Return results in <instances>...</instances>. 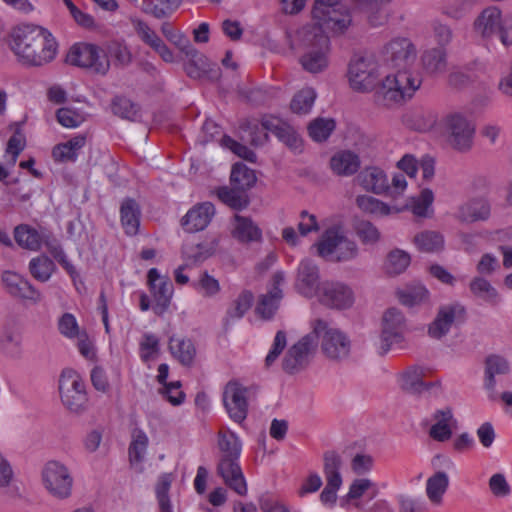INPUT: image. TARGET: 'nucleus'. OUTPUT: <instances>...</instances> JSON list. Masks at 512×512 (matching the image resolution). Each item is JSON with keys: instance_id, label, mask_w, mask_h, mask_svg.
I'll list each match as a JSON object with an SVG mask.
<instances>
[{"instance_id": "nucleus-1", "label": "nucleus", "mask_w": 512, "mask_h": 512, "mask_svg": "<svg viewBox=\"0 0 512 512\" xmlns=\"http://www.w3.org/2000/svg\"><path fill=\"white\" fill-rule=\"evenodd\" d=\"M416 56V47L407 37H395L383 47L382 61L385 65L397 69L395 74L385 77L377 91L378 101L383 105L402 103L410 99L420 88V74L410 70Z\"/></svg>"}, {"instance_id": "nucleus-2", "label": "nucleus", "mask_w": 512, "mask_h": 512, "mask_svg": "<svg viewBox=\"0 0 512 512\" xmlns=\"http://www.w3.org/2000/svg\"><path fill=\"white\" fill-rule=\"evenodd\" d=\"M315 246L318 255L328 261L346 262L358 255L357 244L345 235L340 226L327 229Z\"/></svg>"}, {"instance_id": "nucleus-3", "label": "nucleus", "mask_w": 512, "mask_h": 512, "mask_svg": "<svg viewBox=\"0 0 512 512\" xmlns=\"http://www.w3.org/2000/svg\"><path fill=\"white\" fill-rule=\"evenodd\" d=\"M42 33H44L43 27L32 24H22L13 28L10 34V48L21 63H39L41 60L46 59V54L50 56V49L48 47H44L42 58L39 55L36 56L34 51L31 50L32 46H40L42 44Z\"/></svg>"}, {"instance_id": "nucleus-4", "label": "nucleus", "mask_w": 512, "mask_h": 512, "mask_svg": "<svg viewBox=\"0 0 512 512\" xmlns=\"http://www.w3.org/2000/svg\"><path fill=\"white\" fill-rule=\"evenodd\" d=\"M474 29L483 38L498 34L504 46L512 45V15L503 18L502 11L496 6L481 11L474 21Z\"/></svg>"}, {"instance_id": "nucleus-5", "label": "nucleus", "mask_w": 512, "mask_h": 512, "mask_svg": "<svg viewBox=\"0 0 512 512\" xmlns=\"http://www.w3.org/2000/svg\"><path fill=\"white\" fill-rule=\"evenodd\" d=\"M307 49L300 57V64L309 73L317 74L329 66L331 52L330 38L324 33H312L306 30Z\"/></svg>"}, {"instance_id": "nucleus-6", "label": "nucleus", "mask_w": 512, "mask_h": 512, "mask_svg": "<svg viewBox=\"0 0 512 512\" xmlns=\"http://www.w3.org/2000/svg\"><path fill=\"white\" fill-rule=\"evenodd\" d=\"M380 65L371 55H355L348 65L350 87L356 92H370L378 82Z\"/></svg>"}, {"instance_id": "nucleus-7", "label": "nucleus", "mask_w": 512, "mask_h": 512, "mask_svg": "<svg viewBox=\"0 0 512 512\" xmlns=\"http://www.w3.org/2000/svg\"><path fill=\"white\" fill-rule=\"evenodd\" d=\"M66 62L70 65L88 69L99 75H106L110 69V61L104 51L91 43H75L69 49Z\"/></svg>"}, {"instance_id": "nucleus-8", "label": "nucleus", "mask_w": 512, "mask_h": 512, "mask_svg": "<svg viewBox=\"0 0 512 512\" xmlns=\"http://www.w3.org/2000/svg\"><path fill=\"white\" fill-rule=\"evenodd\" d=\"M312 327V333L316 335V346L321 338L322 351L329 359L342 360L349 356L351 341L345 333L329 327L327 322L320 319L316 320Z\"/></svg>"}, {"instance_id": "nucleus-9", "label": "nucleus", "mask_w": 512, "mask_h": 512, "mask_svg": "<svg viewBox=\"0 0 512 512\" xmlns=\"http://www.w3.org/2000/svg\"><path fill=\"white\" fill-rule=\"evenodd\" d=\"M406 320L403 313L396 309H388L382 317L381 333L374 345L380 355L387 354L395 346L404 342Z\"/></svg>"}, {"instance_id": "nucleus-10", "label": "nucleus", "mask_w": 512, "mask_h": 512, "mask_svg": "<svg viewBox=\"0 0 512 512\" xmlns=\"http://www.w3.org/2000/svg\"><path fill=\"white\" fill-rule=\"evenodd\" d=\"M314 27L307 29L312 33L329 32L332 35L344 34L352 25V14L348 6L312 11Z\"/></svg>"}, {"instance_id": "nucleus-11", "label": "nucleus", "mask_w": 512, "mask_h": 512, "mask_svg": "<svg viewBox=\"0 0 512 512\" xmlns=\"http://www.w3.org/2000/svg\"><path fill=\"white\" fill-rule=\"evenodd\" d=\"M59 391L63 405L71 412L85 410L88 397L81 376L72 369H65L59 379Z\"/></svg>"}, {"instance_id": "nucleus-12", "label": "nucleus", "mask_w": 512, "mask_h": 512, "mask_svg": "<svg viewBox=\"0 0 512 512\" xmlns=\"http://www.w3.org/2000/svg\"><path fill=\"white\" fill-rule=\"evenodd\" d=\"M42 482L48 493L58 500H66L72 495L74 479L69 469L58 461L45 464Z\"/></svg>"}, {"instance_id": "nucleus-13", "label": "nucleus", "mask_w": 512, "mask_h": 512, "mask_svg": "<svg viewBox=\"0 0 512 512\" xmlns=\"http://www.w3.org/2000/svg\"><path fill=\"white\" fill-rule=\"evenodd\" d=\"M342 458L336 451H326L323 455V473L326 485L320 493L321 503L334 508L337 503V493L343 485L341 475Z\"/></svg>"}, {"instance_id": "nucleus-14", "label": "nucleus", "mask_w": 512, "mask_h": 512, "mask_svg": "<svg viewBox=\"0 0 512 512\" xmlns=\"http://www.w3.org/2000/svg\"><path fill=\"white\" fill-rule=\"evenodd\" d=\"M448 142L458 151H467L473 144L475 125L464 114L452 112L443 119Z\"/></svg>"}, {"instance_id": "nucleus-15", "label": "nucleus", "mask_w": 512, "mask_h": 512, "mask_svg": "<svg viewBox=\"0 0 512 512\" xmlns=\"http://www.w3.org/2000/svg\"><path fill=\"white\" fill-rule=\"evenodd\" d=\"M147 284L155 302L153 310L155 314L161 316L167 312L171 304L174 294L173 284L169 277L161 275L157 268L148 270Z\"/></svg>"}, {"instance_id": "nucleus-16", "label": "nucleus", "mask_w": 512, "mask_h": 512, "mask_svg": "<svg viewBox=\"0 0 512 512\" xmlns=\"http://www.w3.org/2000/svg\"><path fill=\"white\" fill-rule=\"evenodd\" d=\"M316 348L315 333H308L293 344L283 359V370L294 374L302 370L308 363L310 356Z\"/></svg>"}, {"instance_id": "nucleus-17", "label": "nucleus", "mask_w": 512, "mask_h": 512, "mask_svg": "<svg viewBox=\"0 0 512 512\" xmlns=\"http://www.w3.org/2000/svg\"><path fill=\"white\" fill-rule=\"evenodd\" d=\"M222 399L229 417L236 423H242L248 414L247 388L238 381H229Z\"/></svg>"}, {"instance_id": "nucleus-18", "label": "nucleus", "mask_w": 512, "mask_h": 512, "mask_svg": "<svg viewBox=\"0 0 512 512\" xmlns=\"http://www.w3.org/2000/svg\"><path fill=\"white\" fill-rule=\"evenodd\" d=\"M14 238L19 246L31 251H39L42 247L50 250V243L57 238L45 228L36 229L26 224L17 226L14 230Z\"/></svg>"}, {"instance_id": "nucleus-19", "label": "nucleus", "mask_w": 512, "mask_h": 512, "mask_svg": "<svg viewBox=\"0 0 512 512\" xmlns=\"http://www.w3.org/2000/svg\"><path fill=\"white\" fill-rule=\"evenodd\" d=\"M217 473L224 483L238 495L245 496L247 494L248 488L240 466V456L220 457Z\"/></svg>"}, {"instance_id": "nucleus-20", "label": "nucleus", "mask_w": 512, "mask_h": 512, "mask_svg": "<svg viewBox=\"0 0 512 512\" xmlns=\"http://www.w3.org/2000/svg\"><path fill=\"white\" fill-rule=\"evenodd\" d=\"M320 273L318 266L311 259H303L297 270L296 290L307 298L318 296L321 292Z\"/></svg>"}, {"instance_id": "nucleus-21", "label": "nucleus", "mask_w": 512, "mask_h": 512, "mask_svg": "<svg viewBox=\"0 0 512 512\" xmlns=\"http://www.w3.org/2000/svg\"><path fill=\"white\" fill-rule=\"evenodd\" d=\"M283 122L274 115H264L260 120L256 118L244 120L240 128L249 133L253 145H260L268 140V133L275 135Z\"/></svg>"}, {"instance_id": "nucleus-22", "label": "nucleus", "mask_w": 512, "mask_h": 512, "mask_svg": "<svg viewBox=\"0 0 512 512\" xmlns=\"http://www.w3.org/2000/svg\"><path fill=\"white\" fill-rule=\"evenodd\" d=\"M317 297L324 305L336 309L349 308L354 302L351 288L340 282L322 283L321 292Z\"/></svg>"}, {"instance_id": "nucleus-23", "label": "nucleus", "mask_w": 512, "mask_h": 512, "mask_svg": "<svg viewBox=\"0 0 512 512\" xmlns=\"http://www.w3.org/2000/svg\"><path fill=\"white\" fill-rule=\"evenodd\" d=\"M465 308L459 303L441 306L434 321L428 327V335L434 339H441L451 329L457 318L464 315Z\"/></svg>"}, {"instance_id": "nucleus-24", "label": "nucleus", "mask_w": 512, "mask_h": 512, "mask_svg": "<svg viewBox=\"0 0 512 512\" xmlns=\"http://www.w3.org/2000/svg\"><path fill=\"white\" fill-rule=\"evenodd\" d=\"M215 215V207L211 202L194 205L181 219L182 228L188 233L204 230Z\"/></svg>"}, {"instance_id": "nucleus-25", "label": "nucleus", "mask_w": 512, "mask_h": 512, "mask_svg": "<svg viewBox=\"0 0 512 512\" xmlns=\"http://www.w3.org/2000/svg\"><path fill=\"white\" fill-rule=\"evenodd\" d=\"M2 282L8 293L14 297L33 303L41 300V293L28 280L15 272L5 271L2 274Z\"/></svg>"}, {"instance_id": "nucleus-26", "label": "nucleus", "mask_w": 512, "mask_h": 512, "mask_svg": "<svg viewBox=\"0 0 512 512\" xmlns=\"http://www.w3.org/2000/svg\"><path fill=\"white\" fill-rule=\"evenodd\" d=\"M285 281V273L278 271L273 276V287L271 290L262 295L257 307L256 312L264 319H271L279 307L280 300L283 297L281 285Z\"/></svg>"}, {"instance_id": "nucleus-27", "label": "nucleus", "mask_w": 512, "mask_h": 512, "mask_svg": "<svg viewBox=\"0 0 512 512\" xmlns=\"http://www.w3.org/2000/svg\"><path fill=\"white\" fill-rule=\"evenodd\" d=\"M491 213L490 204L483 197L472 198L461 204L458 208L456 217L461 222L473 223L485 221Z\"/></svg>"}, {"instance_id": "nucleus-28", "label": "nucleus", "mask_w": 512, "mask_h": 512, "mask_svg": "<svg viewBox=\"0 0 512 512\" xmlns=\"http://www.w3.org/2000/svg\"><path fill=\"white\" fill-rule=\"evenodd\" d=\"M435 423L430 427L429 435L438 442H445L452 436V423L456 420L450 408L436 410L433 413Z\"/></svg>"}, {"instance_id": "nucleus-29", "label": "nucleus", "mask_w": 512, "mask_h": 512, "mask_svg": "<svg viewBox=\"0 0 512 512\" xmlns=\"http://www.w3.org/2000/svg\"><path fill=\"white\" fill-rule=\"evenodd\" d=\"M85 145L86 136L76 135L66 142L55 145L52 149V157L56 162H75Z\"/></svg>"}, {"instance_id": "nucleus-30", "label": "nucleus", "mask_w": 512, "mask_h": 512, "mask_svg": "<svg viewBox=\"0 0 512 512\" xmlns=\"http://www.w3.org/2000/svg\"><path fill=\"white\" fill-rule=\"evenodd\" d=\"M361 186L375 194L385 193L389 189V180L386 173L378 167H368L359 175Z\"/></svg>"}, {"instance_id": "nucleus-31", "label": "nucleus", "mask_w": 512, "mask_h": 512, "mask_svg": "<svg viewBox=\"0 0 512 512\" xmlns=\"http://www.w3.org/2000/svg\"><path fill=\"white\" fill-rule=\"evenodd\" d=\"M140 216V207L134 199L127 198L123 200L120 207V218L124 231L128 236H134L138 233Z\"/></svg>"}, {"instance_id": "nucleus-32", "label": "nucleus", "mask_w": 512, "mask_h": 512, "mask_svg": "<svg viewBox=\"0 0 512 512\" xmlns=\"http://www.w3.org/2000/svg\"><path fill=\"white\" fill-rule=\"evenodd\" d=\"M423 69L430 75L444 73L447 68L446 48L434 47L426 49L421 55Z\"/></svg>"}, {"instance_id": "nucleus-33", "label": "nucleus", "mask_w": 512, "mask_h": 512, "mask_svg": "<svg viewBox=\"0 0 512 512\" xmlns=\"http://www.w3.org/2000/svg\"><path fill=\"white\" fill-rule=\"evenodd\" d=\"M169 351L182 365L190 366L196 356V348L191 339L172 336L169 339Z\"/></svg>"}, {"instance_id": "nucleus-34", "label": "nucleus", "mask_w": 512, "mask_h": 512, "mask_svg": "<svg viewBox=\"0 0 512 512\" xmlns=\"http://www.w3.org/2000/svg\"><path fill=\"white\" fill-rule=\"evenodd\" d=\"M330 166L337 175L349 176L358 171L360 159L354 152L340 151L332 156Z\"/></svg>"}, {"instance_id": "nucleus-35", "label": "nucleus", "mask_w": 512, "mask_h": 512, "mask_svg": "<svg viewBox=\"0 0 512 512\" xmlns=\"http://www.w3.org/2000/svg\"><path fill=\"white\" fill-rule=\"evenodd\" d=\"M233 236L242 243L259 241L262 237L261 229L248 217L235 215Z\"/></svg>"}, {"instance_id": "nucleus-36", "label": "nucleus", "mask_w": 512, "mask_h": 512, "mask_svg": "<svg viewBox=\"0 0 512 512\" xmlns=\"http://www.w3.org/2000/svg\"><path fill=\"white\" fill-rule=\"evenodd\" d=\"M509 372L508 361L500 355L492 354L485 360V388L493 391L496 386L497 375H504Z\"/></svg>"}, {"instance_id": "nucleus-37", "label": "nucleus", "mask_w": 512, "mask_h": 512, "mask_svg": "<svg viewBox=\"0 0 512 512\" xmlns=\"http://www.w3.org/2000/svg\"><path fill=\"white\" fill-rule=\"evenodd\" d=\"M357 206L365 213L371 214L375 217H385L391 214L401 212V209L390 206L385 202L370 196L360 195L356 199Z\"/></svg>"}, {"instance_id": "nucleus-38", "label": "nucleus", "mask_w": 512, "mask_h": 512, "mask_svg": "<svg viewBox=\"0 0 512 512\" xmlns=\"http://www.w3.org/2000/svg\"><path fill=\"white\" fill-rule=\"evenodd\" d=\"M449 486V477L447 473L438 471L430 476L426 481V494L433 504H441L443 496Z\"/></svg>"}, {"instance_id": "nucleus-39", "label": "nucleus", "mask_w": 512, "mask_h": 512, "mask_svg": "<svg viewBox=\"0 0 512 512\" xmlns=\"http://www.w3.org/2000/svg\"><path fill=\"white\" fill-rule=\"evenodd\" d=\"M371 489H373V494L371 496V498H373L377 494L376 483L366 477H359L354 479L349 486L347 494L340 499V506L342 508H346L349 501L360 499L366 492Z\"/></svg>"}, {"instance_id": "nucleus-40", "label": "nucleus", "mask_w": 512, "mask_h": 512, "mask_svg": "<svg viewBox=\"0 0 512 512\" xmlns=\"http://www.w3.org/2000/svg\"><path fill=\"white\" fill-rule=\"evenodd\" d=\"M149 438L142 429H135L132 433V441L129 445V461L132 466L141 464L146 456Z\"/></svg>"}, {"instance_id": "nucleus-41", "label": "nucleus", "mask_w": 512, "mask_h": 512, "mask_svg": "<svg viewBox=\"0 0 512 512\" xmlns=\"http://www.w3.org/2000/svg\"><path fill=\"white\" fill-rule=\"evenodd\" d=\"M216 194L221 202L236 210L244 209L249 203L245 191L235 186L233 188L228 186L219 187Z\"/></svg>"}, {"instance_id": "nucleus-42", "label": "nucleus", "mask_w": 512, "mask_h": 512, "mask_svg": "<svg viewBox=\"0 0 512 512\" xmlns=\"http://www.w3.org/2000/svg\"><path fill=\"white\" fill-rule=\"evenodd\" d=\"M256 180L254 170L250 169L245 164L235 163L232 166L230 181L236 188L246 191L256 183Z\"/></svg>"}, {"instance_id": "nucleus-43", "label": "nucleus", "mask_w": 512, "mask_h": 512, "mask_svg": "<svg viewBox=\"0 0 512 512\" xmlns=\"http://www.w3.org/2000/svg\"><path fill=\"white\" fill-rule=\"evenodd\" d=\"M160 354V339L153 333H144L139 342V356L143 363H150Z\"/></svg>"}, {"instance_id": "nucleus-44", "label": "nucleus", "mask_w": 512, "mask_h": 512, "mask_svg": "<svg viewBox=\"0 0 512 512\" xmlns=\"http://www.w3.org/2000/svg\"><path fill=\"white\" fill-rule=\"evenodd\" d=\"M415 245L422 252L435 253L444 247V237L436 231H423L414 238Z\"/></svg>"}, {"instance_id": "nucleus-45", "label": "nucleus", "mask_w": 512, "mask_h": 512, "mask_svg": "<svg viewBox=\"0 0 512 512\" xmlns=\"http://www.w3.org/2000/svg\"><path fill=\"white\" fill-rule=\"evenodd\" d=\"M431 383L423 381V370L421 368H410L401 376V387L411 393L426 391Z\"/></svg>"}, {"instance_id": "nucleus-46", "label": "nucleus", "mask_w": 512, "mask_h": 512, "mask_svg": "<svg viewBox=\"0 0 512 512\" xmlns=\"http://www.w3.org/2000/svg\"><path fill=\"white\" fill-rule=\"evenodd\" d=\"M335 127L334 119L318 117L308 125V134L313 141L324 142L330 137Z\"/></svg>"}, {"instance_id": "nucleus-47", "label": "nucleus", "mask_w": 512, "mask_h": 512, "mask_svg": "<svg viewBox=\"0 0 512 512\" xmlns=\"http://www.w3.org/2000/svg\"><path fill=\"white\" fill-rule=\"evenodd\" d=\"M317 97L316 91L311 87H305L297 92L291 100V110L296 114L309 113Z\"/></svg>"}, {"instance_id": "nucleus-48", "label": "nucleus", "mask_w": 512, "mask_h": 512, "mask_svg": "<svg viewBox=\"0 0 512 512\" xmlns=\"http://www.w3.org/2000/svg\"><path fill=\"white\" fill-rule=\"evenodd\" d=\"M29 270L36 280L46 282L51 278L55 264L49 257L41 255L30 260Z\"/></svg>"}, {"instance_id": "nucleus-49", "label": "nucleus", "mask_w": 512, "mask_h": 512, "mask_svg": "<svg viewBox=\"0 0 512 512\" xmlns=\"http://www.w3.org/2000/svg\"><path fill=\"white\" fill-rule=\"evenodd\" d=\"M218 445L221 457L241 456L242 442L238 435L230 430L219 433Z\"/></svg>"}, {"instance_id": "nucleus-50", "label": "nucleus", "mask_w": 512, "mask_h": 512, "mask_svg": "<svg viewBox=\"0 0 512 512\" xmlns=\"http://www.w3.org/2000/svg\"><path fill=\"white\" fill-rule=\"evenodd\" d=\"M428 290L422 284L407 286L397 292L399 301L408 307L422 303L428 298Z\"/></svg>"}, {"instance_id": "nucleus-51", "label": "nucleus", "mask_w": 512, "mask_h": 512, "mask_svg": "<svg viewBox=\"0 0 512 512\" xmlns=\"http://www.w3.org/2000/svg\"><path fill=\"white\" fill-rule=\"evenodd\" d=\"M254 301V295L249 290L242 291L238 297L233 301L231 306L227 310L228 320H239L241 319L248 310L252 307Z\"/></svg>"}, {"instance_id": "nucleus-52", "label": "nucleus", "mask_w": 512, "mask_h": 512, "mask_svg": "<svg viewBox=\"0 0 512 512\" xmlns=\"http://www.w3.org/2000/svg\"><path fill=\"white\" fill-rule=\"evenodd\" d=\"M471 292L484 302L495 305L498 302L497 290L491 285V283L481 277H476L470 283Z\"/></svg>"}, {"instance_id": "nucleus-53", "label": "nucleus", "mask_w": 512, "mask_h": 512, "mask_svg": "<svg viewBox=\"0 0 512 512\" xmlns=\"http://www.w3.org/2000/svg\"><path fill=\"white\" fill-rule=\"evenodd\" d=\"M161 31L170 42L179 47L187 56L194 58L198 55V51L190 41L183 34L175 31L170 24L163 23Z\"/></svg>"}, {"instance_id": "nucleus-54", "label": "nucleus", "mask_w": 512, "mask_h": 512, "mask_svg": "<svg viewBox=\"0 0 512 512\" xmlns=\"http://www.w3.org/2000/svg\"><path fill=\"white\" fill-rule=\"evenodd\" d=\"M111 109L115 115L123 119L134 121L139 116L138 106L123 96H116L112 100Z\"/></svg>"}, {"instance_id": "nucleus-55", "label": "nucleus", "mask_w": 512, "mask_h": 512, "mask_svg": "<svg viewBox=\"0 0 512 512\" xmlns=\"http://www.w3.org/2000/svg\"><path fill=\"white\" fill-rule=\"evenodd\" d=\"M478 0H447L442 5V13L453 19H460L465 16L477 3Z\"/></svg>"}, {"instance_id": "nucleus-56", "label": "nucleus", "mask_w": 512, "mask_h": 512, "mask_svg": "<svg viewBox=\"0 0 512 512\" xmlns=\"http://www.w3.org/2000/svg\"><path fill=\"white\" fill-rule=\"evenodd\" d=\"M41 37L43 38V42L40 46H32L31 47V50L34 51V54H36V56H41L43 55L44 53V47H48L50 49V56L48 54H46V59L44 60H41V62L39 63H23L24 65H27V66H43L47 63H49L50 61H52L55 56H56V53H57V43L55 41V39L53 38L52 34L44 28V33L41 34Z\"/></svg>"}, {"instance_id": "nucleus-57", "label": "nucleus", "mask_w": 512, "mask_h": 512, "mask_svg": "<svg viewBox=\"0 0 512 512\" xmlns=\"http://www.w3.org/2000/svg\"><path fill=\"white\" fill-rule=\"evenodd\" d=\"M433 201V191L429 188L423 189L418 197L412 199L411 211L416 216L428 217L432 211Z\"/></svg>"}, {"instance_id": "nucleus-58", "label": "nucleus", "mask_w": 512, "mask_h": 512, "mask_svg": "<svg viewBox=\"0 0 512 512\" xmlns=\"http://www.w3.org/2000/svg\"><path fill=\"white\" fill-rule=\"evenodd\" d=\"M374 465V457L365 452H357L350 461L351 471L361 477L369 474L374 469Z\"/></svg>"}, {"instance_id": "nucleus-59", "label": "nucleus", "mask_w": 512, "mask_h": 512, "mask_svg": "<svg viewBox=\"0 0 512 512\" xmlns=\"http://www.w3.org/2000/svg\"><path fill=\"white\" fill-rule=\"evenodd\" d=\"M488 487L491 494L496 498H507L512 493V487L509 484L506 475L502 472L494 473L488 480Z\"/></svg>"}, {"instance_id": "nucleus-60", "label": "nucleus", "mask_w": 512, "mask_h": 512, "mask_svg": "<svg viewBox=\"0 0 512 512\" xmlns=\"http://www.w3.org/2000/svg\"><path fill=\"white\" fill-rule=\"evenodd\" d=\"M192 287L202 293L205 297H213L220 291L219 281L211 276L207 271L203 272L197 282H193Z\"/></svg>"}, {"instance_id": "nucleus-61", "label": "nucleus", "mask_w": 512, "mask_h": 512, "mask_svg": "<svg viewBox=\"0 0 512 512\" xmlns=\"http://www.w3.org/2000/svg\"><path fill=\"white\" fill-rule=\"evenodd\" d=\"M410 264V255L403 250H394L389 253L386 269L390 274L402 273Z\"/></svg>"}, {"instance_id": "nucleus-62", "label": "nucleus", "mask_w": 512, "mask_h": 512, "mask_svg": "<svg viewBox=\"0 0 512 512\" xmlns=\"http://www.w3.org/2000/svg\"><path fill=\"white\" fill-rule=\"evenodd\" d=\"M58 330L61 335L68 339H75L84 330H81L76 317L72 313H64L58 320Z\"/></svg>"}, {"instance_id": "nucleus-63", "label": "nucleus", "mask_w": 512, "mask_h": 512, "mask_svg": "<svg viewBox=\"0 0 512 512\" xmlns=\"http://www.w3.org/2000/svg\"><path fill=\"white\" fill-rule=\"evenodd\" d=\"M356 234L364 245H373L380 239V232L369 221H360L355 228Z\"/></svg>"}, {"instance_id": "nucleus-64", "label": "nucleus", "mask_w": 512, "mask_h": 512, "mask_svg": "<svg viewBox=\"0 0 512 512\" xmlns=\"http://www.w3.org/2000/svg\"><path fill=\"white\" fill-rule=\"evenodd\" d=\"M49 253L53 258L66 270V272L75 279L78 276L77 270L72 262L68 259L61 243L57 239L56 242L50 243Z\"/></svg>"}]
</instances>
